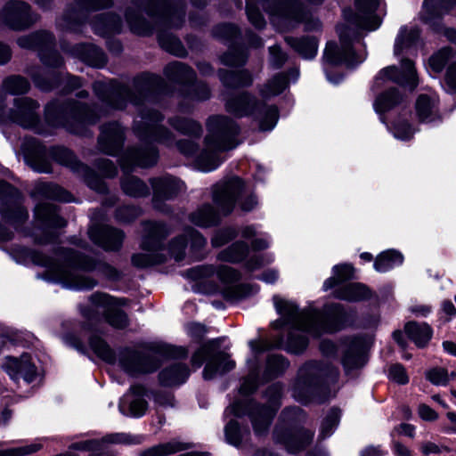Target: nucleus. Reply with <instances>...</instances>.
<instances>
[{
  "mask_svg": "<svg viewBox=\"0 0 456 456\" xmlns=\"http://www.w3.org/2000/svg\"><path fill=\"white\" fill-rule=\"evenodd\" d=\"M2 86L5 93L12 95L25 94L30 89L28 80L20 75H12L5 77L3 80Z\"/></svg>",
  "mask_w": 456,
  "mask_h": 456,
  "instance_id": "nucleus-54",
  "label": "nucleus"
},
{
  "mask_svg": "<svg viewBox=\"0 0 456 456\" xmlns=\"http://www.w3.org/2000/svg\"><path fill=\"white\" fill-rule=\"evenodd\" d=\"M269 13L271 22L280 30L295 28L305 23V30H318L321 22L292 0H256Z\"/></svg>",
  "mask_w": 456,
  "mask_h": 456,
  "instance_id": "nucleus-8",
  "label": "nucleus"
},
{
  "mask_svg": "<svg viewBox=\"0 0 456 456\" xmlns=\"http://www.w3.org/2000/svg\"><path fill=\"white\" fill-rule=\"evenodd\" d=\"M7 96H0V121L12 122L25 128H31L38 134L45 132L39 126V103L29 98H15L12 107H7Z\"/></svg>",
  "mask_w": 456,
  "mask_h": 456,
  "instance_id": "nucleus-13",
  "label": "nucleus"
},
{
  "mask_svg": "<svg viewBox=\"0 0 456 456\" xmlns=\"http://www.w3.org/2000/svg\"><path fill=\"white\" fill-rule=\"evenodd\" d=\"M346 351L342 359L345 371H350L362 368L367 362L366 350L368 342L360 337L346 340Z\"/></svg>",
  "mask_w": 456,
  "mask_h": 456,
  "instance_id": "nucleus-30",
  "label": "nucleus"
},
{
  "mask_svg": "<svg viewBox=\"0 0 456 456\" xmlns=\"http://www.w3.org/2000/svg\"><path fill=\"white\" fill-rule=\"evenodd\" d=\"M379 4L380 0H355L356 12L350 17L345 13L349 25L369 31L377 29L381 23L375 13Z\"/></svg>",
  "mask_w": 456,
  "mask_h": 456,
  "instance_id": "nucleus-26",
  "label": "nucleus"
},
{
  "mask_svg": "<svg viewBox=\"0 0 456 456\" xmlns=\"http://www.w3.org/2000/svg\"><path fill=\"white\" fill-rule=\"evenodd\" d=\"M2 369L13 381L22 379L27 383H31L40 374L35 360L28 353H23L20 357L5 356Z\"/></svg>",
  "mask_w": 456,
  "mask_h": 456,
  "instance_id": "nucleus-25",
  "label": "nucleus"
},
{
  "mask_svg": "<svg viewBox=\"0 0 456 456\" xmlns=\"http://www.w3.org/2000/svg\"><path fill=\"white\" fill-rule=\"evenodd\" d=\"M35 86L42 91H50L57 86V77L51 74L50 78L45 77V72L40 68H36L28 71Z\"/></svg>",
  "mask_w": 456,
  "mask_h": 456,
  "instance_id": "nucleus-60",
  "label": "nucleus"
},
{
  "mask_svg": "<svg viewBox=\"0 0 456 456\" xmlns=\"http://www.w3.org/2000/svg\"><path fill=\"white\" fill-rule=\"evenodd\" d=\"M78 100L69 98L64 104L58 101L49 102L45 109V118L53 127L64 126L68 131L79 134L85 127V94H77Z\"/></svg>",
  "mask_w": 456,
  "mask_h": 456,
  "instance_id": "nucleus-10",
  "label": "nucleus"
},
{
  "mask_svg": "<svg viewBox=\"0 0 456 456\" xmlns=\"http://www.w3.org/2000/svg\"><path fill=\"white\" fill-rule=\"evenodd\" d=\"M158 159V151L154 146L143 149L129 150L122 161V167L127 169L129 166L147 167L154 165Z\"/></svg>",
  "mask_w": 456,
  "mask_h": 456,
  "instance_id": "nucleus-35",
  "label": "nucleus"
},
{
  "mask_svg": "<svg viewBox=\"0 0 456 456\" xmlns=\"http://www.w3.org/2000/svg\"><path fill=\"white\" fill-rule=\"evenodd\" d=\"M186 355L187 351L183 347L151 344L144 354L128 348L120 351L118 361L126 372L135 374L154 371L159 366V356L185 357Z\"/></svg>",
  "mask_w": 456,
  "mask_h": 456,
  "instance_id": "nucleus-9",
  "label": "nucleus"
},
{
  "mask_svg": "<svg viewBox=\"0 0 456 456\" xmlns=\"http://www.w3.org/2000/svg\"><path fill=\"white\" fill-rule=\"evenodd\" d=\"M124 192L131 197H143L149 194L148 186L139 178L127 176L122 181Z\"/></svg>",
  "mask_w": 456,
  "mask_h": 456,
  "instance_id": "nucleus-57",
  "label": "nucleus"
},
{
  "mask_svg": "<svg viewBox=\"0 0 456 456\" xmlns=\"http://www.w3.org/2000/svg\"><path fill=\"white\" fill-rule=\"evenodd\" d=\"M89 236L94 243L106 250L118 249L124 238L122 232L105 225L94 227Z\"/></svg>",
  "mask_w": 456,
  "mask_h": 456,
  "instance_id": "nucleus-33",
  "label": "nucleus"
},
{
  "mask_svg": "<svg viewBox=\"0 0 456 456\" xmlns=\"http://www.w3.org/2000/svg\"><path fill=\"white\" fill-rule=\"evenodd\" d=\"M338 377V370L328 361L308 362L298 370L293 396L298 402L306 403L314 399L322 386L334 382Z\"/></svg>",
  "mask_w": 456,
  "mask_h": 456,
  "instance_id": "nucleus-6",
  "label": "nucleus"
},
{
  "mask_svg": "<svg viewBox=\"0 0 456 456\" xmlns=\"http://www.w3.org/2000/svg\"><path fill=\"white\" fill-rule=\"evenodd\" d=\"M216 273L218 279L224 283H232L240 279V273L228 265H199L187 271V276L192 280L208 278Z\"/></svg>",
  "mask_w": 456,
  "mask_h": 456,
  "instance_id": "nucleus-32",
  "label": "nucleus"
},
{
  "mask_svg": "<svg viewBox=\"0 0 456 456\" xmlns=\"http://www.w3.org/2000/svg\"><path fill=\"white\" fill-rule=\"evenodd\" d=\"M169 124L178 132L193 136H200L202 132L201 126L191 119L175 117L169 119Z\"/></svg>",
  "mask_w": 456,
  "mask_h": 456,
  "instance_id": "nucleus-56",
  "label": "nucleus"
},
{
  "mask_svg": "<svg viewBox=\"0 0 456 456\" xmlns=\"http://www.w3.org/2000/svg\"><path fill=\"white\" fill-rule=\"evenodd\" d=\"M50 154L56 162L67 167L75 174H80L85 169L84 164L77 159L74 153L64 147H53L51 149Z\"/></svg>",
  "mask_w": 456,
  "mask_h": 456,
  "instance_id": "nucleus-44",
  "label": "nucleus"
},
{
  "mask_svg": "<svg viewBox=\"0 0 456 456\" xmlns=\"http://www.w3.org/2000/svg\"><path fill=\"white\" fill-rule=\"evenodd\" d=\"M92 28L96 34L108 37L121 31L122 20L113 13H102L94 18Z\"/></svg>",
  "mask_w": 456,
  "mask_h": 456,
  "instance_id": "nucleus-39",
  "label": "nucleus"
},
{
  "mask_svg": "<svg viewBox=\"0 0 456 456\" xmlns=\"http://www.w3.org/2000/svg\"><path fill=\"white\" fill-rule=\"evenodd\" d=\"M0 213L8 223L18 228V225L25 222L28 213L22 206L21 195L18 190L9 183L0 180Z\"/></svg>",
  "mask_w": 456,
  "mask_h": 456,
  "instance_id": "nucleus-23",
  "label": "nucleus"
},
{
  "mask_svg": "<svg viewBox=\"0 0 456 456\" xmlns=\"http://www.w3.org/2000/svg\"><path fill=\"white\" fill-rule=\"evenodd\" d=\"M213 199L219 211L224 216L233 210L236 203L244 212L252 211L258 205L256 195L237 176L216 184Z\"/></svg>",
  "mask_w": 456,
  "mask_h": 456,
  "instance_id": "nucleus-11",
  "label": "nucleus"
},
{
  "mask_svg": "<svg viewBox=\"0 0 456 456\" xmlns=\"http://www.w3.org/2000/svg\"><path fill=\"white\" fill-rule=\"evenodd\" d=\"M124 142L123 128L118 123H110L102 127L99 143L101 149L110 155L116 154Z\"/></svg>",
  "mask_w": 456,
  "mask_h": 456,
  "instance_id": "nucleus-34",
  "label": "nucleus"
},
{
  "mask_svg": "<svg viewBox=\"0 0 456 456\" xmlns=\"http://www.w3.org/2000/svg\"><path fill=\"white\" fill-rule=\"evenodd\" d=\"M27 165L37 173H52L46 148L35 138H26L21 146Z\"/></svg>",
  "mask_w": 456,
  "mask_h": 456,
  "instance_id": "nucleus-27",
  "label": "nucleus"
},
{
  "mask_svg": "<svg viewBox=\"0 0 456 456\" xmlns=\"http://www.w3.org/2000/svg\"><path fill=\"white\" fill-rule=\"evenodd\" d=\"M153 190L154 207L164 211L161 201L170 200L184 188L183 183L173 176L165 175L151 180Z\"/></svg>",
  "mask_w": 456,
  "mask_h": 456,
  "instance_id": "nucleus-29",
  "label": "nucleus"
},
{
  "mask_svg": "<svg viewBox=\"0 0 456 456\" xmlns=\"http://www.w3.org/2000/svg\"><path fill=\"white\" fill-rule=\"evenodd\" d=\"M162 84L163 80L159 77L151 74H143L137 77L134 81V88L139 96L132 94L126 86H118L114 88L107 101L113 108L119 110L126 107L127 101L134 105H138L142 101L146 100L151 94L159 90Z\"/></svg>",
  "mask_w": 456,
  "mask_h": 456,
  "instance_id": "nucleus-14",
  "label": "nucleus"
},
{
  "mask_svg": "<svg viewBox=\"0 0 456 456\" xmlns=\"http://www.w3.org/2000/svg\"><path fill=\"white\" fill-rule=\"evenodd\" d=\"M416 112L420 121L432 122L438 118L436 96L420 94L416 102Z\"/></svg>",
  "mask_w": 456,
  "mask_h": 456,
  "instance_id": "nucleus-42",
  "label": "nucleus"
},
{
  "mask_svg": "<svg viewBox=\"0 0 456 456\" xmlns=\"http://www.w3.org/2000/svg\"><path fill=\"white\" fill-rule=\"evenodd\" d=\"M167 78L174 82L189 83L195 77L194 71L182 62H172L165 68Z\"/></svg>",
  "mask_w": 456,
  "mask_h": 456,
  "instance_id": "nucleus-49",
  "label": "nucleus"
},
{
  "mask_svg": "<svg viewBox=\"0 0 456 456\" xmlns=\"http://www.w3.org/2000/svg\"><path fill=\"white\" fill-rule=\"evenodd\" d=\"M219 345V339L208 341L202 345L191 357V364L195 368H200L205 359L208 358L203 370L205 379H212L233 370L235 367V362L229 358L226 353L218 352L213 354Z\"/></svg>",
  "mask_w": 456,
  "mask_h": 456,
  "instance_id": "nucleus-18",
  "label": "nucleus"
},
{
  "mask_svg": "<svg viewBox=\"0 0 456 456\" xmlns=\"http://www.w3.org/2000/svg\"><path fill=\"white\" fill-rule=\"evenodd\" d=\"M163 116L156 110L142 109L134 120V130L137 136L145 142H159L170 145L174 141L173 134L160 126Z\"/></svg>",
  "mask_w": 456,
  "mask_h": 456,
  "instance_id": "nucleus-19",
  "label": "nucleus"
},
{
  "mask_svg": "<svg viewBox=\"0 0 456 456\" xmlns=\"http://www.w3.org/2000/svg\"><path fill=\"white\" fill-rule=\"evenodd\" d=\"M273 300L281 316L273 325L275 328L288 326L285 348L293 354H299L306 348L307 335L317 338L339 330L345 315L340 305H327L323 312L312 305L299 311L297 305L291 301L277 297H274Z\"/></svg>",
  "mask_w": 456,
  "mask_h": 456,
  "instance_id": "nucleus-1",
  "label": "nucleus"
},
{
  "mask_svg": "<svg viewBox=\"0 0 456 456\" xmlns=\"http://www.w3.org/2000/svg\"><path fill=\"white\" fill-rule=\"evenodd\" d=\"M104 319L115 329H125L129 320L125 312L118 305V302L104 293L96 292L87 300V322Z\"/></svg>",
  "mask_w": 456,
  "mask_h": 456,
  "instance_id": "nucleus-17",
  "label": "nucleus"
},
{
  "mask_svg": "<svg viewBox=\"0 0 456 456\" xmlns=\"http://www.w3.org/2000/svg\"><path fill=\"white\" fill-rule=\"evenodd\" d=\"M144 441L142 435H132L128 433H114L106 436L101 441H87V451L91 452L92 456H103L108 453V444H141Z\"/></svg>",
  "mask_w": 456,
  "mask_h": 456,
  "instance_id": "nucleus-31",
  "label": "nucleus"
},
{
  "mask_svg": "<svg viewBox=\"0 0 456 456\" xmlns=\"http://www.w3.org/2000/svg\"><path fill=\"white\" fill-rule=\"evenodd\" d=\"M338 33L340 39V47L334 42H329L324 50L323 60L330 65L345 63L347 66H354L363 61L365 56H356L353 48V38L351 29L345 26L338 27Z\"/></svg>",
  "mask_w": 456,
  "mask_h": 456,
  "instance_id": "nucleus-21",
  "label": "nucleus"
},
{
  "mask_svg": "<svg viewBox=\"0 0 456 456\" xmlns=\"http://www.w3.org/2000/svg\"><path fill=\"white\" fill-rule=\"evenodd\" d=\"M286 42L305 59L314 58L318 51V41L314 37H286Z\"/></svg>",
  "mask_w": 456,
  "mask_h": 456,
  "instance_id": "nucleus-45",
  "label": "nucleus"
},
{
  "mask_svg": "<svg viewBox=\"0 0 456 456\" xmlns=\"http://www.w3.org/2000/svg\"><path fill=\"white\" fill-rule=\"evenodd\" d=\"M419 37V31L415 27H402L395 42V55L403 53L412 54Z\"/></svg>",
  "mask_w": 456,
  "mask_h": 456,
  "instance_id": "nucleus-38",
  "label": "nucleus"
},
{
  "mask_svg": "<svg viewBox=\"0 0 456 456\" xmlns=\"http://www.w3.org/2000/svg\"><path fill=\"white\" fill-rule=\"evenodd\" d=\"M220 216L214 208L206 204L197 208L190 215V221L200 227H209L218 224Z\"/></svg>",
  "mask_w": 456,
  "mask_h": 456,
  "instance_id": "nucleus-47",
  "label": "nucleus"
},
{
  "mask_svg": "<svg viewBox=\"0 0 456 456\" xmlns=\"http://www.w3.org/2000/svg\"><path fill=\"white\" fill-rule=\"evenodd\" d=\"M370 296L368 288L360 283H351L336 291V297L348 301L363 300Z\"/></svg>",
  "mask_w": 456,
  "mask_h": 456,
  "instance_id": "nucleus-53",
  "label": "nucleus"
},
{
  "mask_svg": "<svg viewBox=\"0 0 456 456\" xmlns=\"http://www.w3.org/2000/svg\"><path fill=\"white\" fill-rule=\"evenodd\" d=\"M452 6H456V0H424L420 18L425 23L435 25Z\"/></svg>",
  "mask_w": 456,
  "mask_h": 456,
  "instance_id": "nucleus-37",
  "label": "nucleus"
},
{
  "mask_svg": "<svg viewBox=\"0 0 456 456\" xmlns=\"http://www.w3.org/2000/svg\"><path fill=\"white\" fill-rule=\"evenodd\" d=\"M158 38L160 46L167 52L176 56H183L185 54V50L181 42L174 36L159 33Z\"/></svg>",
  "mask_w": 456,
  "mask_h": 456,
  "instance_id": "nucleus-63",
  "label": "nucleus"
},
{
  "mask_svg": "<svg viewBox=\"0 0 456 456\" xmlns=\"http://www.w3.org/2000/svg\"><path fill=\"white\" fill-rule=\"evenodd\" d=\"M17 44L20 48L37 52L42 63L50 68H61L63 59L55 49L54 35L45 29L18 37Z\"/></svg>",
  "mask_w": 456,
  "mask_h": 456,
  "instance_id": "nucleus-16",
  "label": "nucleus"
},
{
  "mask_svg": "<svg viewBox=\"0 0 456 456\" xmlns=\"http://www.w3.org/2000/svg\"><path fill=\"white\" fill-rule=\"evenodd\" d=\"M39 20V15L32 12L28 4L23 1H9L0 11V27L12 30H25Z\"/></svg>",
  "mask_w": 456,
  "mask_h": 456,
  "instance_id": "nucleus-22",
  "label": "nucleus"
},
{
  "mask_svg": "<svg viewBox=\"0 0 456 456\" xmlns=\"http://www.w3.org/2000/svg\"><path fill=\"white\" fill-rule=\"evenodd\" d=\"M204 149L196 156L195 164L203 172L215 170L222 162L220 153L234 149L240 142L238 125L225 116H214L207 123Z\"/></svg>",
  "mask_w": 456,
  "mask_h": 456,
  "instance_id": "nucleus-5",
  "label": "nucleus"
},
{
  "mask_svg": "<svg viewBox=\"0 0 456 456\" xmlns=\"http://www.w3.org/2000/svg\"><path fill=\"white\" fill-rule=\"evenodd\" d=\"M289 367L288 361L280 354H273L268 357L265 374L273 378L282 373Z\"/></svg>",
  "mask_w": 456,
  "mask_h": 456,
  "instance_id": "nucleus-64",
  "label": "nucleus"
},
{
  "mask_svg": "<svg viewBox=\"0 0 456 456\" xmlns=\"http://www.w3.org/2000/svg\"><path fill=\"white\" fill-rule=\"evenodd\" d=\"M50 438L42 437L28 444H23L18 447L0 449V456H28L40 451L45 443L48 442Z\"/></svg>",
  "mask_w": 456,
  "mask_h": 456,
  "instance_id": "nucleus-52",
  "label": "nucleus"
},
{
  "mask_svg": "<svg viewBox=\"0 0 456 456\" xmlns=\"http://www.w3.org/2000/svg\"><path fill=\"white\" fill-rule=\"evenodd\" d=\"M455 53L456 51H453L450 47L441 49L429 59L430 68L436 73L441 72L446 63H450V65L453 63L455 61V57H453V55Z\"/></svg>",
  "mask_w": 456,
  "mask_h": 456,
  "instance_id": "nucleus-58",
  "label": "nucleus"
},
{
  "mask_svg": "<svg viewBox=\"0 0 456 456\" xmlns=\"http://www.w3.org/2000/svg\"><path fill=\"white\" fill-rule=\"evenodd\" d=\"M281 387L279 384H273L265 395L268 399V406L260 407L252 401H236L225 410V413L236 417L248 415L255 434L261 436L267 432L271 421L281 405Z\"/></svg>",
  "mask_w": 456,
  "mask_h": 456,
  "instance_id": "nucleus-7",
  "label": "nucleus"
},
{
  "mask_svg": "<svg viewBox=\"0 0 456 456\" xmlns=\"http://www.w3.org/2000/svg\"><path fill=\"white\" fill-rule=\"evenodd\" d=\"M401 68L402 71L395 66L382 69L375 77L374 86L381 87L387 82H395L408 86L411 90L415 89L419 81L413 61L407 58L402 59Z\"/></svg>",
  "mask_w": 456,
  "mask_h": 456,
  "instance_id": "nucleus-24",
  "label": "nucleus"
},
{
  "mask_svg": "<svg viewBox=\"0 0 456 456\" xmlns=\"http://www.w3.org/2000/svg\"><path fill=\"white\" fill-rule=\"evenodd\" d=\"M226 110L236 117L256 114V118L262 131L272 130L276 126L279 118L275 106L256 104L255 100L248 94H241L228 100Z\"/></svg>",
  "mask_w": 456,
  "mask_h": 456,
  "instance_id": "nucleus-15",
  "label": "nucleus"
},
{
  "mask_svg": "<svg viewBox=\"0 0 456 456\" xmlns=\"http://www.w3.org/2000/svg\"><path fill=\"white\" fill-rule=\"evenodd\" d=\"M281 422L273 431L276 443L282 444L289 452H297L307 446L313 440L314 433L305 429H294L292 423L300 421L305 414L298 407L285 409L281 413Z\"/></svg>",
  "mask_w": 456,
  "mask_h": 456,
  "instance_id": "nucleus-12",
  "label": "nucleus"
},
{
  "mask_svg": "<svg viewBox=\"0 0 456 456\" xmlns=\"http://www.w3.org/2000/svg\"><path fill=\"white\" fill-rule=\"evenodd\" d=\"M35 222L38 225L30 234L38 244L51 242L54 234L51 231L66 225L65 220L59 215L56 206L51 203H41L35 208ZM25 235H29L26 233Z\"/></svg>",
  "mask_w": 456,
  "mask_h": 456,
  "instance_id": "nucleus-20",
  "label": "nucleus"
},
{
  "mask_svg": "<svg viewBox=\"0 0 456 456\" xmlns=\"http://www.w3.org/2000/svg\"><path fill=\"white\" fill-rule=\"evenodd\" d=\"M146 395L147 390L143 386H132L119 401L118 410L120 413L133 418L143 416L148 409V403L144 398Z\"/></svg>",
  "mask_w": 456,
  "mask_h": 456,
  "instance_id": "nucleus-28",
  "label": "nucleus"
},
{
  "mask_svg": "<svg viewBox=\"0 0 456 456\" xmlns=\"http://www.w3.org/2000/svg\"><path fill=\"white\" fill-rule=\"evenodd\" d=\"M85 14L86 0H72L71 6L58 25L65 30L73 32L81 31Z\"/></svg>",
  "mask_w": 456,
  "mask_h": 456,
  "instance_id": "nucleus-36",
  "label": "nucleus"
},
{
  "mask_svg": "<svg viewBox=\"0 0 456 456\" xmlns=\"http://www.w3.org/2000/svg\"><path fill=\"white\" fill-rule=\"evenodd\" d=\"M333 276L327 279L323 283V289L328 290L333 288L338 282L353 277L354 268L351 265L343 264L333 267Z\"/></svg>",
  "mask_w": 456,
  "mask_h": 456,
  "instance_id": "nucleus-59",
  "label": "nucleus"
},
{
  "mask_svg": "<svg viewBox=\"0 0 456 456\" xmlns=\"http://www.w3.org/2000/svg\"><path fill=\"white\" fill-rule=\"evenodd\" d=\"M404 330L411 340L419 347L425 346L432 337V330L427 323L410 322Z\"/></svg>",
  "mask_w": 456,
  "mask_h": 456,
  "instance_id": "nucleus-46",
  "label": "nucleus"
},
{
  "mask_svg": "<svg viewBox=\"0 0 456 456\" xmlns=\"http://www.w3.org/2000/svg\"><path fill=\"white\" fill-rule=\"evenodd\" d=\"M340 412L338 409H331L329 411L322 422L319 439L323 440L331 436L338 424Z\"/></svg>",
  "mask_w": 456,
  "mask_h": 456,
  "instance_id": "nucleus-62",
  "label": "nucleus"
},
{
  "mask_svg": "<svg viewBox=\"0 0 456 456\" xmlns=\"http://www.w3.org/2000/svg\"><path fill=\"white\" fill-rule=\"evenodd\" d=\"M143 235L141 248L143 253L134 254L132 256V263L139 268H145L154 265L162 264L167 261V253L176 261H180L184 256L187 240L191 241L192 250L201 249L207 243L206 239L196 230L187 228L184 231V236H179L174 239L168 248L162 246V240L168 235L169 231L160 223L146 222L143 224Z\"/></svg>",
  "mask_w": 456,
  "mask_h": 456,
  "instance_id": "nucleus-3",
  "label": "nucleus"
},
{
  "mask_svg": "<svg viewBox=\"0 0 456 456\" xmlns=\"http://www.w3.org/2000/svg\"><path fill=\"white\" fill-rule=\"evenodd\" d=\"M189 369L183 363H175L159 373V381L164 386L180 385L188 379Z\"/></svg>",
  "mask_w": 456,
  "mask_h": 456,
  "instance_id": "nucleus-43",
  "label": "nucleus"
},
{
  "mask_svg": "<svg viewBox=\"0 0 456 456\" xmlns=\"http://www.w3.org/2000/svg\"><path fill=\"white\" fill-rule=\"evenodd\" d=\"M191 447L189 443L174 439L167 443L159 444L144 449L139 452V456H169Z\"/></svg>",
  "mask_w": 456,
  "mask_h": 456,
  "instance_id": "nucleus-41",
  "label": "nucleus"
},
{
  "mask_svg": "<svg viewBox=\"0 0 456 456\" xmlns=\"http://www.w3.org/2000/svg\"><path fill=\"white\" fill-rule=\"evenodd\" d=\"M13 256L17 263L45 267V273L39 277L46 281L61 283L73 290H81L86 285L85 256L73 249H61L56 254V258L52 259L41 252L18 247Z\"/></svg>",
  "mask_w": 456,
  "mask_h": 456,
  "instance_id": "nucleus-2",
  "label": "nucleus"
},
{
  "mask_svg": "<svg viewBox=\"0 0 456 456\" xmlns=\"http://www.w3.org/2000/svg\"><path fill=\"white\" fill-rule=\"evenodd\" d=\"M219 77L222 83L226 87L247 86L253 81L251 75L247 70L238 72L220 70Z\"/></svg>",
  "mask_w": 456,
  "mask_h": 456,
  "instance_id": "nucleus-50",
  "label": "nucleus"
},
{
  "mask_svg": "<svg viewBox=\"0 0 456 456\" xmlns=\"http://www.w3.org/2000/svg\"><path fill=\"white\" fill-rule=\"evenodd\" d=\"M403 256L397 250L388 249L381 252L374 262V269L379 273H386L392 268L401 265Z\"/></svg>",
  "mask_w": 456,
  "mask_h": 456,
  "instance_id": "nucleus-48",
  "label": "nucleus"
},
{
  "mask_svg": "<svg viewBox=\"0 0 456 456\" xmlns=\"http://www.w3.org/2000/svg\"><path fill=\"white\" fill-rule=\"evenodd\" d=\"M288 86V80L285 75L278 74L269 80L261 89L263 97H271L281 94Z\"/></svg>",
  "mask_w": 456,
  "mask_h": 456,
  "instance_id": "nucleus-61",
  "label": "nucleus"
},
{
  "mask_svg": "<svg viewBox=\"0 0 456 456\" xmlns=\"http://www.w3.org/2000/svg\"><path fill=\"white\" fill-rule=\"evenodd\" d=\"M403 101V96L395 88L379 95L374 102V109L378 113L386 112Z\"/></svg>",
  "mask_w": 456,
  "mask_h": 456,
  "instance_id": "nucleus-55",
  "label": "nucleus"
},
{
  "mask_svg": "<svg viewBox=\"0 0 456 456\" xmlns=\"http://www.w3.org/2000/svg\"><path fill=\"white\" fill-rule=\"evenodd\" d=\"M248 253V246L243 241L232 243L228 248L219 252L217 258L224 262H241Z\"/></svg>",
  "mask_w": 456,
  "mask_h": 456,
  "instance_id": "nucleus-51",
  "label": "nucleus"
},
{
  "mask_svg": "<svg viewBox=\"0 0 456 456\" xmlns=\"http://www.w3.org/2000/svg\"><path fill=\"white\" fill-rule=\"evenodd\" d=\"M132 4L138 10L127 9L126 18L134 34L146 36L153 30L139 13L142 8L160 26L177 28L184 22L185 5L183 0H132Z\"/></svg>",
  "mask_w": 456,
  "mask_h": 456,
  "instance_id": "nucleus-4",
  "label": "nucleus"
},
{
  "mask_svg": "<svg viewBox=\"0 0 456 456\" xmlns=\"http://www.w3.org/2000/svg\"><path fill=\"white\" fill-rule=\"evenodd\" d=\"M32 197H42L64 202L71 201L72 196L61 187L50 183H37L31 191Z\"/></svg>",
  "mask_w": 456,
  "mask_h": 456,
  "instance_id": "nucleus-40",
  "label": "nucleus"
}]
</instances>
